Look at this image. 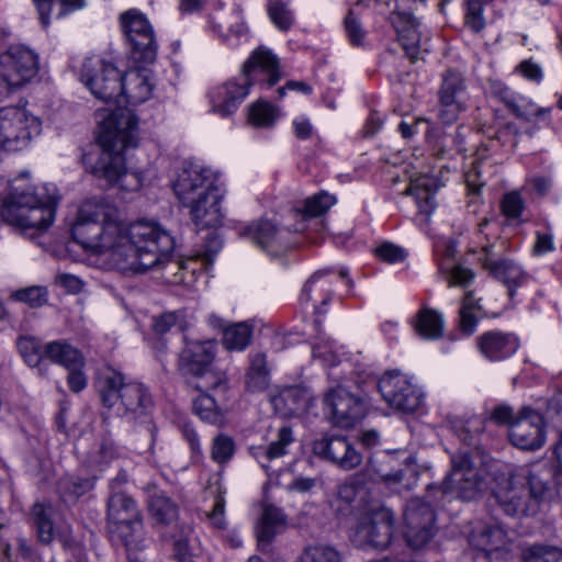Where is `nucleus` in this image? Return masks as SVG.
Listing matches in <instances>:
<instances>
[{"mask_svg": "<svg viewBox=\"0 0 562 562\" xmlns=\"http://www.w3.org/2000/svg\"><path fill=\"white\" fill-rule=\"evenodd\" d=\"M72 239L93 255L109 254L123 273H144L167 263L175 240L160 225L138 221L126 225L119 210L103 199L83 202L71 227Z\"/></svg>", "mask_w": 562, "mask_h": 562, "instance_id": "obj_1", "label": "nucleus"}, {"mask_svg": "<svg viewBox=\"0 0 562 562\" xmlns=\"http://www.w3.org/2000/svg\"><path fill=\"white\" fill-rule=\"evenodd\" d=\"M153 89L151 76L147 71L132 69L125 72L121 80L120 105L110 111L99 126V157L92 164L90 155L83 156L85 164L94 177L123 191L140 189L144 176L125 166L123 151L137 146L138 117L131 109L121 106V103L123 99L132 105L143 103L150 98Z\"/></svg>", "mask_w": 562, "mask_h": 562, "instance_id": "obj_2", "label": "nucleus"}, {"mask_svg": "<svg viewBox=\"0 0 562 562\" xmlns=\"http://www.w3.org/2000/svg\"><path fill=\"white\" fill-rule=\"evenodd\" d=\"M173 191L200 228L222 222L220 202L225 194L220 172L199 162H186L173 183Z\"/></svg>", "mask_w": 562, "mask_h": 562, "instance_id": "obj_3", "label": "nucleus"}, {"mask_svg": "<svg viewBox=\"0 0 562 562\" xmlns=\"http://www.w3.org/2000/svg\"><path fill=\"white\" fill-rule=\"evenodd\" d=\"M58 203L54 196L38 192L29 173L14 178L1 205L0 215L10 226L33 239L46 232L55 220Z\"/></svg>", "mask_w": 562, "mask_h": 562, "instance_id": "obj_4", "label": "nucleus"}, {"mask_svg": "<svg viewBox=\"0 0 562 562\" xmlns=\"http://www.w3.org/2000/svg\"><path fill=\"white\" fill-rule=\"evenodd\" d=\"M280 77L277 56L266 47L256 48L243 65L238 77L212 91L213 112L223 117L233 114L248 95L250 86L258 83L270 88Z\"/></svg>", "mask_w": 562, "mask_h": 562, "instance_id": "obj_5", "label": "nucleus"}, {"mask_svg": "<svg viewBox=\"0 0 562 562\" xmlns=\"http://www.w3.org/2000/svg\"><path fill=\"white\" fill-rule=\"evenodd\" d=\"M108 529L115 541H120L128 562H143L146 548L143 532V516L136 502L124 492H114L108 499Z\"/></svg>", "mask_w": 562, "mask_h": 562, "instance_id": "obj_6", "label": "nucleus"}, {"mask_svg": "<svg viewBox=\"0 0 562 562\" xmlns=\"http://www.w3.org/2000/svg\"><path fill=\"white\" fill-rule=\"evenodd\" d=\"M99 394L104 406L116 407L120 414L132 419L147 416L154 405L151 394L143 383L126 382L125 376L116 371L100 378Z\"/></svg>", "mask_w": 562, "mask_h": 562, "instance_id": "obj_7", "label": "nucleus"}, {"mask_svg": "<svg viewBox=\"0 0 562 562\" xmlns=\"http://www.w3.org/2000/svg\"><path fill=\"white\" fill-rule=\"evenodd\" d=\"M40 71V58L35 50L25 45H12L0 54V95L30 83Z\"/></svg>", "mask_w": 562, "mask_h": 562, "instance_id": "obj_8", "label": "nucleus"}, {"mask_svg": "<svg viewBox=\"0 0 562 562\" xmlns=\"http://www.w3.org/2000/svg\"><path fill=\"white\" fill-rule=\"evenodd\" d=\"M395 517L391 509L379 506L368 510L358 521L352 542L361 549H386L393 539Z\"/></svg>", "mask_w": 562, "mask_h": 562, "instance_id": "obj_9", "label": "nucleus"}, {"mask_svg": "<svg viewBox=\"0 0 562 562\" xmlns=\"http://www.w3.org/2000/svg\"><path fill=\"white\" fill-rule=\"evenodd\" d=\"M41 133L40 120L25 109L4 106L0 109V147L20 150Z\"/></svg>", "mask_w": 562, "mask_h": 562, "instance_id": "obj_10", "label": "nucleus"}, {"mask_svg": "<svg viewBox=\"0 0 562 562\" xmlns=\"http://www.w3.org/2000/svg\"><path fill=\"white\" fill-rule=\"evenodd\" d=\"M482 479L470 456L465 452L452 457V469L441 486L429 485L428 497L432 492L453 494L463 501L474 499L481 491Z\"/></svg>", "mask_w": 562, "mask_h": 562, "instance_id": "obj_11", "label": "nucleus"}, {"mask_svg": "<svg viewBox=\"0 0 562 562\" xmlns=\"http://www.w3.org/2000/svg\"><path fill=\"white\" fill-rule=\"evenodd\" d=\"M124 33L132 47V57L138 64H153L157 57V44L151 24L146 15L131 9L121 15Z\"/></svg>", "mask_w": 562, "mask_h": 562, "instance_id": "obj_12", "label": "nucleus"}, {"mask_svg": "<svg viewBox=\"0 0 562 562\" xmlns=\"http://www.w3.org/2000/svg\"><path fill=\"white\" fill-rule=\"evenodd\" d=\"M378 389L385 403L398 412L414 413L423 404V393L418 386L397 370L389 371L381 376Z\"/></svg>", "mask_w": 562, "mask_h": 562, "instance_id": "obj_13", "label": "nucleus"}, {"mask_svg": "<svg viewBox=\"0 0 562 562\" xmlns=\"http://www.w3.org/2000/svg\"><path fill=\"white\" fill-rule=\"evenodd\" d=\"M214 359V347L210 341L186 340L179 356V369L184 375L205 379V389H226L225 379L210 370Z\"/></svg>", "mask_w": 562, "mask_h": 562, "instance_id": "obj_14", "label": "nucleus"}, {"mask_svg": "<svg viewBox=\"0 0 562 562\" xmlns=\"http://www.w3.org/2000/svg\"><path fill=\"white\" fill-rule=\"evenodd\" d=\"M436 514L432 506L420 498H412L404 510V538L407 544L418 550L436 535Z\"/></svg>", "mask_w": 562, "mask_h": 562, "instance_id": "obj_15", "label": "nucleus"}, {"mask_svg": "<svg viewBox=\"0 0 562 562\" xmlns=\"http://www.w3.org/2000/svg\"><path fill=\"white\" fill-rule=\"evenodd\" d=\"M80 78L97 99L106 103L114 101L120 105L122 76L113 64L102 59H87Z\"/></svg>", "mask_w": 562, "mask_h": 562, "instance_id": "obj_16", "label": "nucleus"}, {"mask_svg": "<svg viewBox=\"0 0 562 562\" xmlns=\"http://www.w3.org/2000/svg\"><path fill=\"white\" fill-rule=\"evenodd\" d=\"M395 9L391 12L389 20L394 27L397 38L406 55L412 61L423 59L427 49L420 46V22L409 11L413 3H425L427 0H395Z\"/></svg>", "mask_w": 562, "mask_h": 562, "instance_id": "obj_17", "label": "nucleus"}, {"mask_svg": "<svg viewBox=\"0 0 562 562\" xmlns=\"http://www.w3.org/2000/svg\"><path fill=\"white\" fill-rule=\"evenodd\" d=\"M323 404L330 420L341 428L352 427L366 415L363 400L341 384L329 387L324 393Z\"/></svg>", "mask_w": 562, "mask_h": 562, "instance_id": "obj_18", "label": "nucleus"}, {"mask_svg": "<svg viewBox=\"0 0 562 562\" xmlns=\"http://www.w3.org/2000/svg\"><path fill=\"white\" fill-rule=\"evenodd\" d=\"M468 101L467 83L462 75L449 69L442 74L438 90V116L443 124L457 122L465 111Z\"/></svg>", "mask_w": 562, "mask_h": 562, "instance_id": "obj_19", "label": "nucleus"}, {"mask_svg": "<svg viewBox=\"0 0 562 562\" xmlns=\"http://www.w3.org/2000/svg\"><path fill=\"white\" fill-rule=\"evenodd\" d=\"M313 454L344 471L356 469L362 463V454L342 435H323L312 443Z\"/></svg>", "mask_w": 562, "mask_h": 562, "instance_id": "obj_20", "label": "nucleus"}, {"mask_svg": "<svg viewBox=\"0 0 562 562\" xmlns=\"http://www.w3.org/2000/svg\"><path fill=\"white\" fill-rule=\"evenodd\" d=\"M509 441L521 450H537L546 441L543 416L530 407H524L508 429Z\"/></svg>", "mask_w": 562, "mask_h": 562, "instance_id": "obj_21", "label": "nucleus"}, {"mask_svg": "<svg viewBox=\"0 0 562 562\" xmlns=\"http://www.w3.org/2000/svg\"><path fill=\"white\" fill-rule=\"evenodd\" d=\"M289 231L279 228L271 221H258L245 227L240 235L251 240L270 255H279L289 247Z\"/></svg>", "mask_w": 562, "mask_h": 562, "instance_id": "obj_22", "label": "nucleus"}, {"mask_svg": "<svg viewBox=\"0 0 562 562\" xmlns=\"http://www.w3.org/2000/svg\"><path fill=\"white\" fill-rule=\"evenodd\" d=\"M528 493L538 509L541 502L551 499L557 492L555 472L552 467L537 463L526 470Z\"/></svg>", "mask_w": 562, "mask_h": 562, "instance_id": "obj_23", "label": "nucleus"}, {"mask_svg": "<svg viewBox=\"0 0 562 562\" xmlns=\"http://www.w3.org/2000/svg\"><path fill=\"white\" fill-rule=\"evenodd\" d=\"M366 475L373 482H382L387 486H396L403 481V471L398 462L389 451H379L369 457Z\"/></svg>", "mask_w": 562, "mask_h": 562, "instance_id": "obj_24", "label": "nucleus"}, {"mask_svg": "<svg viewBox=\"0 0 562 562\" xmlns=\"http://www.w3.org/2000/svg\"><path fill=\"white\" fill-rule=\"evenodd\" d=\"M476 345L485 358L499 361L517 351L519 340L514 334L491 330L479 336Z\"/></svg>", "mask_w": 562, "mask_h": 562, "instance_id": "obj_25", "label": "nucleus"}, {"mask_svg": "<svg viewBox=\"0 0 562 562\" xmlns=\"http://www.w3.org/2000/svg\"><path fill=\"white\" fill-rule=\"evenodd\" d=\"M485 256L481 258L483 267L490 271V273L503 282L508 288L509 296L514 295V288L520 285L526 281V273L522 271L520 266L508 259H494L492 255V246H485L483 248Z\"/></svg>", "mask_w": 562, "mask_h": 562, "instance_id": "obj_26", "label": "nucleus"}, {"mask_svg": "<svg viewBox=\"0 0 562 562\" xmlns=\"http://www.w3.org/2000/svg\"><path fill=\"white\" fill-rule=\"evenodd\" d=\"M272 405L283 416H294L307 412L314 405L311 392L303 386H291L273 396Z\"/></svg>", "mask_w": 562, "mask_h": 562, "instance_id": "obj_27", "label": "nucleus"}, {"mask_svg": "<svg viewBox=\"0 0 562 562\" xmlns=\"http://www.w3.org/2000/svg\"><path fill=\"white\" fill-rule=\"evenodd\" d=\"M494 497L499 507L508 516L536 515L537 508L527 494L526 488L513 484L495 492Z\"/></svg>", "mask_w": 562, "mask_h": 562, "instance_id": "obj_28", "label": "nucleus"}, {"mask_svg": "<svg viewBox=\"0 0 562 562\" xmlns=\"http://www.w3.org/2000/svg\"><path fill=\"white\" fill-rule=\"evenodd\" d=\"M286 522L283 512L272 504H265L260 519L256 526L258 547L265 551L274 539L277 532Z\"/></svg>", "mask_w": 562, "mask_h": 562, "instance_id": "obj_29", "label": "nucleus"}, {"mask_svg": "<svg viewBox=\"0 0 562 562\" xmlns=\"http://www.w3.org/2000/svg\"><path fill=\"white\" fill-rule=\"evenodd\" d=\"M330 271L319 270L315 272L304 284L300 300L303 303L311 301L318 302L319 305H315L317 313L322 314L325 311L322 308L326 306L333 295L331 282L326 278Z\"/></svg>", "mask_w": 562, "mask_h": 562, "instance_id": "obj_30", "label": "nucleus"}, {"mask_svg": "<svg viewBox=\"0 0 562 562\" xmlns=\"http://www.w3.org/2000/svg\"><path fill=\"white\" fill-rule=\"evenodd\" d=\"M506 535L498 526L477 525L469 535L471 547L484 553L485 557L504 547Z\"/></svg>", "mask_w": 562, "mask_h": 562, "instance_id": "obj_31", "label": "nucleus"}, {"mask_svg": "<svg viewBox=\"0 0 562 562\" xmlns=\"http://www.w3.org/2000/svg\"><path fill=\"white\" fill-rule=\"evenodd\" d=\"M439 186L437 180L430 177H420L413 181L405 194L413 195L420 213L430 215L437 206L435 194Z\"/></svg>", "mask_w": 562, "mask_h": 562, "instance_id": "obj_32", "label": "nucleus"}, {"mask_svg": "<svg viewBox=\"0 0 562 562\" xmlns=\"http://www.w3.org/2000/svg\"><path fill=\"white\" fill-rule=\"evenodd\" d=\"M413 326L416 334L427 340L440 339L445 333L442 315L429 307H424L417 313Z\"/></svg>", "mask_w": 562, "mask_h": 562, "instance_id": "obj_33", "label": "nucleus"}, {"mask_svg": "<svg viewBox=\"0 0 562 562\" xmlns=\"http://www.w3.org/2000/svg\"><path fill=\"white\" fill-rule=\"evenodd\" d=\"M45 358L66 369L83 367L85 361L78 349L65 341H52L44 348Z\"/></svg>", "mask_w": 562, "mask_h": 562, "instance_id": "obj_34", "label": "nucleus"}, {"mask_svg": "<svg viewBox=\"0 0 562 562\" xmlns=\"http://www.w3.org/2000/svg\"><path fill=\"white\" fill-rule=\"evenodd\" d=\"M270 381V370L267 364V357L263 352H256L250 356L249 369L246 373V387L250 392L266 390Z\"/></svg>", "mask_w": 562, "mask_h": 562, "instance_id": "obj_35", "label": "nucleus"}, {"mask_svg": "<svg viewBox=\"0 0 562 562\" xmlns=\"http://www.w3.org/2000/svg\"><path fill=\"white\" fill-rule=\"evenodd\" d=\"M203 384H198L195 389L201 393L193 400L192 408L195 415L210 424H218L223 419V414L213 396L204 392Z\"/></svg>", "mask_w": 562, "mask_h": 562, "instance_id": "obj_36", "label": "nucleus"}, {"mask_svg": "<svg viewBox=\"0 0 562 562\" xmlns=\"http://www.w3.org/2000/svg\"><path fill=\"white\" fill-rule=\"evenodd\" d=\"M93 486L94 479L92 477L65 476L58 482V492L65 503H75Z\"/></svg>", "mask_w": 562, "mask_h": 562, "instance_id": "obj_37", "label": "nucleus"}, {"mask_svg": "<svg viewBox=\"0 0 562 562\" xmlns=\"http://www.w3.org/2000/svg\"><path fill=\"white\" fill-rule=\"evenodd\" d=\"M252 326L247 322L233 324L224 329L223 345L228 350H244L252 338Z\"/></svg>", "mask_w": 562, "mask_h": 562, "instance_id": "obj_38", "label": "nucleus"}, {"mask_svg": "<svg viewBox=\"0 0 562 562\" xmlns=\"http://www.w3.org/2000/svg\"><path fill=\"white\" fill-rule=\"evenodd\" d=\"M280 116V109L268 101L259 100L249 106L248 119L256 127H272Z\"/></svg>", "mask_w": 562, "mask_h": 562, "instance_id": "obj_39", "label": "nucleus"}, {"mask_svg": "<svg viewBox=\"0 0 562 562\" xmlns=\"http://www.w3.org/2000/svg\"><path fill=\"white\" fill-rule=\"evenodd\" d=\"M148 508L153 518L161 524H169L178 516V506L161 492L150 496Z\"/></svg>", "mask_w": 562, "mask_h": 562, "instance_id": "obj_40", "label": "nucleus"}, {"mask_svg": "<svg viewBox=\"0 0 562 562\" xmlns=\"http://www.w3.org/2000/svg\"><path fill=\"white\" fill-rule=\"evenodd\" d=\"M479 312H481V305L474 297L472 292H468L462 301L460 308V329L464 335H472L475 331L479 318Z\"/></svg>", "mask_w": 562, "mask_h": 562, "instance_id": "obj_41", "label": "nucleus"}, {"mask_svg": "<svg viewBox=\"0 0 562 562\" xmlns=\"http://www.w3.org/2000/svg\"><path fill=\"white\" fill-rule=\"evenodd\" d=\"M301 562H342L341 553L330 544L313 543L304 548Z\"/></svg>", "mask_w": 562, "mask_h": 562, "instance_id": "obj_42", "label": "nucleus"}, {"mask_svg": "<svg viewBox=\"0 0 562 562\" xmlns=\"http://www.w3.org/2000/svg\"><path fill=\"white\" fill-rule=\"evenodd\" d=\"M50 508L41 503L32 507V518L37 529V536L41 542L49 543L54 539V527L50 520Z\"/></svg>", "mask_w": 562, "mask_h": 562, "instance_id": "obj_43", "label": "nucleus"}, {"mask_svg": "<svg viewBox=\"0 0 562 562\" xmlns=\"http://www.w3.org/2000/svg\"><path fill=\"white\" fill-rule=\"evenodd\" d=\"M20 355L30 367L40 366L45 359L40 341L35 337L23 336L16 341Z\"/></svg>", "mask_w": 562, "mask_h": 562, "instance_id": "obj_44", "label": "nucleus"}, {"mask_svg": "<svg viewBox=\"0 0 562 562\" xmlns=\"http://www.w3.org/2000/svg\"><path fill=\"white\" fill-rule=\"evenodd\" d=\"M336 198L326 191H321L304 202L303 214L307 217H317L325 214L334 204Z\"/></svg>", "mask_w": 562, "mask_h": 562, "instance_id": "obj_45", "label": "nucleus"}, {"mask_svg": "<svg viewBox=\"0 0 562 562\" xmlns=\"http://www.w3.org/2000/svg\"><path fill=\"white\" fill-rule=\"evenodd\" d=\"M11 297L26 303L31 307H41L47 303V290L45 286L40 285L27 286L14 291Z\"/></svg>", "mask_w": 562, "mask_h": 562, "instance_id": "obj_46", "label": "nucleus"}, {"mask_svg": "<svg viewBox=\"0 0 562 562\" xmlns=\"http://www.w3.org/2000/svg\"><path fill=\"white\" fill-rule=\"evenodd\" d=\"M235 453V442L232 437L220 434L213 439L211 458L222 464L228 462Z\"/></svg>", "mask_w": 562, "mask_h": 562, "instance_id": "obj_47", "label": "nucleus"}, {"mask_svg": "<svg viewBox=\"0 0 562 562\" xmlns=\"http://www.w3.org/2000/svg\"><path fill=\"white\" fill-rule=\"evenodd\" d=\"M268 14L272 23L280 31H288L293 24V14L282 1H271L268 7Z\"/></svg>", "mask_w": 562, "mask_h": 562, "instance_id": "obj_48", "label": "nucleus"}, {"mask_svg": "<svg viewBox=\"0 0 562 562\" xmlns=\"http://www.w3.org/2000/svg\"><path fill=\"white\" fill-rule=\"evenodd\" d=\"M293 441L292 429L288 426L281 427L278 432V439L272 441L268 448L262 450L266 460L280 458L286 453V447Z\"/></svg>", "mask_w": 562, "mask_h": 562, "instance_id": "obj_49", "label": "nucleus"}, {"mask_svg": "<svg viewBox=\"0 0 562 562\" xmlns=\"http://www.w3.org/2000/svg\"><path fill=\"white\" fill-rule=\"evenodd\" d=\"M464 23L473 32L479 33L485 27V19L483 15L484 4L481 0H467L465 2Z\"/></svg>", "mask_w": 562, "mask_h": 562, "instance_id": "obj_50", "label": "nucleus"}, {"mask_svg": "<svg viewBox=\"0 0 562 562\" xmlns=\"http://www.w3.org/2000/svg\"><path fill=\"white\" fill-rule=\"evenodd\" d=\"M192 535L190 527H181L173 537V557L178 562H193L189 550V539Z\"/></svg>", "mask_w": 562, "mask_h": 562, "instance_id": "obj_51", "label": "nucleus"}, {"mask_svg": "<svg viewBox=\"0 0 562 562\" xmlns=\"http://www.w3.org/2000/svg\"><path fill=\"white\" fill-rule=\"evenodd\" d=\"M526 562H562V550L555 547H532Z\"/></svg>", "mask_w": 562, "mask_h": 562, "instance_id": "obj_52", "label": "nucleus"}, {"mask_svg": "<svg viewBox=\"0 0 562 562\" xmlns=\"http://www.w3.org/2000/svg\"><path fill=\"white\" fill-rule=\"evenodd\" d=\"M524 209V201L518 192H509L502 200V211L508 218H517Z\"/></svg>", "mask_w": 562, "mask_h": 562, "instance_id": "obj_53", "label": "nucleus"}, {"mask_svg": "<svg viewBox=\"0 0 562 562\" xmlns=\"http://www.w3.org/2000/svg\"><path fill=\"white\" fill-rule=\"evenodd\" d=\"M119 457V451L110 440H103L99 449L91 457V462L100 468L106 465L110 461Z\"/></svg>", "mask_w": 562, "mask_h": 562, "instance_id": "obj_54", "label": "nucleus"}, {"mask_svg": "<svg viewBox=\"0 0 562 562\" xmlns=\"http://www.w3.org/2000/svg\"><path fill=\"white\" fill-rule=\"evenodd\" d=\"M375 254L381 260L387 263L401 262L406 257V252L403 248L391 243H384L379 246L375 249Z\"/></svg>", "mask_w": 562, "mask_h": 562, "instance_id": "obj_55", "label": "nucleus"}, {"mask_svg": "<svg viewBox=\"0 0 562 562\" xmlns=\"http://www.w3.org/2000/svg\"><path fill=\"white\" fill-rule=\"evenodd\" d=\"M447 273L449 286H467L474 279L473 271L460 265L447 270Z\"/></svg>", "mask_w": 562, "mask_h": 562, "instance_id": "obj_56", "label": "nucleus"}, {"mask_svg": "<svg viewBox=\"0 0 562 562\" xmlns=\"http://www.w3.org/2000/svg\"><path fill=\"white\" fill-rule=\"evenodd\" d=\"M345 30L349 37V41L353 45H361L364 38V32L361 24L350 11L345 19Z\"/></svg>", "mask_w": 562, "mask_h": 562, "instance_id": "obj_57", "label": "nucleus"}, {"mask_svg": "<svg viewBox=\"0 0 562 562\" xmlns=\"http://www.w3.org/2000/svg\"><path fill=\"white\" fill-rule=\"evenodd\" d=\"M516 417L517 415L514 413L513 408L505 404L495 406L490 414L491 422L496 425H507L509 428Z\"/></svg>", "mask_w": 562, "mask_h": 562, "instance_id": "obj_58", "label": "nucleus"}, {"mask_svg": "<svg viewBox=\"0 0 562 562\" xmlns=\"http://www.w3.org/2000/svg\"><path fill=\"white\" fill-rule=\"evenodd\" d=\"M225 498L222 493H217L215 497V502L213 505V509L207 514V518L211 524L218 528L223 529L225 527Z\"/></svg>", "mask_w": 562, "mask_h": 562, "instance_id": "obj_59", "label": "nucleus"}, {"mask_svg": "<svg viewBox=\"0 0 562 562\" xmlns=\"http://www.w3.org/2000/svg\"><path fill=\"white\" fill-rule=\"evenodd\" d=\"M517 70L521 72V75L531 81L540 82L543 77L542 68L539 64L533 63L531 59L522 60L518 66Z\"/></svg>", "mask_w": 562, "mask_h": 562, "instance_id": "obj_60", "label": "nucleus"}, {"mask_svg": "<svg viewBox=\"0 0 562 562\" xmlns=\"http://www.w3.org/2000/svg\"><path fill=\"white\" fill-rule=\"evenodd\" d=\"M82 367L70 368L67 378L70 390L75 393L82 391L87 386V376L81 370Z\"/></svg>", "mask_w": 562, "mask_h": 562, "instance_id": "obj_61", "label": "nucleus"}, {"mask_svg": "<svg viewBox=\"0 0 562 562\" xmlns=\"http://www.w3.org/2000/svg\"><path fill=\"white\" fill-rule=\"evenodd\" d=\"M40 15V21L43 27H47L50 22V16L54 14V4L56 0H33Z\"/></svg>", "mask_w": 562, "mask_h": 562, "instance_id": "obj_62", "label": "nucleus"}, {"mask_svg": "<svg viewBox=\"0 0 562 562\" xmlns=\"http://www.w3.org/2000/svg\"><path fill=\"white\" fill-rule=\"evenodd\" d=\"M178 322V315L173 312L165 313L154 322V329L157 334H165Z\"/></svg>", "mask_w": 562, "mask_h": 562, "instance_id": "obj_63", "label": "nucleus"}, {"mask_svg": "<svg viewBox=\"0 0 562 562\" xmlns=\"http://www.w3.org/2000/svg\"><path fill=\"white\" fill-rule=\"evenodd\" d=\"M59 5L55 16L63 18L68 13L82 9L86 5V0H56L55 4Z\"/></svg>", "mask_w": 562, "mask_h": 562, "instance_id": "obj_64", "label": "nucleus"}]
</instances>
